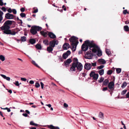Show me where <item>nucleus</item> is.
Wrapping results in <instances>:
<instances>
[{
  "instance_id": "1",
  "label": "nucleus",
  "mask_w": 129,
  "mask_h": 129,
  "mask_svg": "<svg viewBox=\"0 0 129 129\" xmlns=\"http://www.w3.org/2000/svg\"><path fill=\"white\" fill-rule=\"evenodd\" d=\"M69 40L71 43V44L72 46V49L74 51L76 50V47L79 43L78 38L73 36L69 39Z\"/></svg>"
},
{
  "instance_id": "2",
  "label": "nucleus",
  "mask_w": 129,
  "mask_h": 129,
  "mask_svg": "<svg viewBox=\"0 0 129 129\" xmlns=\"http://www.w3.org/2000/svg\"><path fill=\"white\" fill-rule=\"evenodd\" d=\"M77 68V70L79 71H81L82 69L83 66L80 63H73L72 67L70 68V71H75L76 68Z\"/></svg>"
},
{
  "instance_id": "3",
  "label": "nucleus",
  "mask_w": 129,
  "mask_h": 129,
  "mask_svg": "<svg viewBox=\"0 0 129 129\" xmlns=\"http://www.w3.org/2000/svg\"><path fill=\"white\" fill-rule=\"evenodd\" d=\"M0 29L4 34H8V20L5 22L3 25L0 27Z\"/></svg>"
},
{
  "instance_id": "4",
  "label": "nucleus",
  "mask_w": 129,
  "mask_h": 129,
  "mask_svg": "<svg viewBox=\"0 0 129 129\" xmlns=\"http://www.w3.org/2000/svg\"><path fill=\"white\" fill-rule=\"evenodd\" d=\"M41 27L36 26H32L30 30L31 33L33 35H36L37 33V31H40L42 29Z\"/></svg>"
},
{
  "instance_id": "5",
  "label": "nucleus",
  "mask_w": 129,
  "mask_h": 129,
  "mask_svg": "<svg viewBox=\"0 0 129 129\" xmlns=\"http://www.w3.org/2000/svg\"><path fill=\"white\" fill-rule=\"evenodd\" d=\"M85 43L87 45L88 47L90 48V49L92 47H97V45L94 44L93 41H89V40H87L85 41Z\"/></svg>"
},
{
  "instance_id": "6",
  "label": "nucleus",
  "mask_w": 129,
  "mask_h": 129,
  "mask_svg": "<svg viewBox=\"0 0 129 129\" xmlns=\"http://www.w3.org/2000/svg\"><path fill=\"white\" fill-rule=\"evenodd\" d=\"M91 77H92L93 79L94 80H97L99 77V75L98 74H96L93 71H92L89 74Z\"/></svg>"
},
{
  "instance_id": "7",
  "label": "nucleus",
  "mask_w": 129,
  "mask_h": 129,
  "mask_svg": "<svg viewBox=\"0 0 129 129\" xmlns=\"http://www.w3.org/2000/svg\"><path fill=\"white\" fill-rule=\"evenodd\" d=\"M57 40L55 39L50 41L49 42L50 46L54 48L55 47V45H57L58 44V43L57 42Z\"/></svg>"
},
{
  "instance_id": "8",
  "label": "nucleus",
  "mask_w": 129,
  "mask_h": 129,
  "mask_svg": "<svg viewBox=\"0 0 129 129\" xmlns=\"http://www.w3.org/2000/svg\"><path fill=\"white\" fill-rule=\"evenodd\" d=\"M71 53V52L70 51H67L66 52L64 53L63 54L62 56L63 58L64 59H66Z\"/></svg>"
},
{
  "instance_id": "9",
  "label": "nucleus",
  "mask_w": 129,
  "mask_h": 129,
  "mask_svg": "<svg viewBox=\"0 0 129 129\" xmlns=\"http://www.w3.org/2000/svg\"><path fill=\"white\" fill-rule=\"evenodd\" d=\"M91 66H92L90 63H86L84 65V68L85 69L88 70L90 69Z\"/></svg>"
},
{
  "instance_id": "10",
  "label": "nucleus",
  "mask_w": 129,
  "mask_h": 129,
  "mask_svg": "<svg viewBox=\"0 0 129 129\" xmlns=\"http://www.w3.org/2000/svg\"><path fill=\"white\" fill-rule=\"evenodd\" d=\"M114 83L112 81L110 82L108 84V88L111 90L114 89Z\"/></svg>"
},
{
  "instance_id": "11",
  "label": "nucleus",
  "mask_w": 129,
  "mask_h": 129,
  "mask_svg": "<svg viewBox=\"0 0 129 129\" xmlns=\"http://www.w3.org/2000/svg\"><path fill=\"white\" fill-rule=\"evenodd\" d=\"M93 56V55L91 53H88L85 54V58L87 59H91Z\"/></svg>"
},
{
  "instance_id": "12",
  "label": "nucleus",
  "mask_w": 129,
  "mask_h": 129,
  "mask_svg": "<svg viewBox=\"0 0 129 129\" xmlns=\"http://www.w3.org/2000/svg\"><path fill=\"white\" fill-rule=\"evenodd\" d=\"M88 48V46L85 44V43L82 44L81 47L83 51H86Z\"/></svg>"
},
{
  "instance_id": "13",
  "label": "nucleus",
  "mask_w": 129,
  "mask_h": 129,
  "mask_svg": "<svg viewBox=\"0 0 129 129\" xmlns=\"http://www.w3.org/2000/svg\"><path fill=\"white\" fill-rule=\"evenodd\" d=\"M72 62L71 59L70 58L67 59L64 62L65 66H69L70 63Z\"/></svg>"
},
{
  "instance_id": "14",
  "label": "nucleus",
  "mask_w": 129,
  "mask_h": 129,
  "mask_svg": "<svg viewBox=\"0 0 129 129\" xmlns=\"http://www.w3.org/2000/svg\"><path fill=\"white\" fill-rule=\"evenodd\" d=\"M70 45L68 43H65L63 46V48L64 50H67L69 48Z\"/></svg>"
},
{
  "instance_id": "15",
  "label": "nucleus",
  "mask_w": 129,
  "mask_h": 129,
  "mask_svg": "<svg viewBox=\"0 0 129 129\" xmlns=\"http://www.w3.org/2000/svg\"><path fill=\"white\" fill-rule=\"evenodd\" d=\"M49 36L52 39H54L56 37V36L52 32H49L48 34Z\"/></svg>"
},
{
  "instance_id": "16",
  "label": "nucleus",
  "mask_w": 129,
  "mask_h": 129,
  "mask_svg": "<svg viewBox=\"0 0 129 129\" xmlns=\"http://www.w3.org/2000/svg\"><path fill=\"white\" fill-rule=\"evenodd\" d=\"M97 47H96V48H97L98 50V56H101L102 55V53L101 50H100V48L97 46Z\"/></svg>"
},
{
  "instance_id": "17",
  "label": "nucleus",
  "mask_w": 129,
  "mask_h": 129,
  "mask_svg": "<svg viewBox=\"0 0 129 129\" xmlns=\"http://www.w3.org/2000/svg\"><path fill=\"white\" fill-rule=\"evenodd\" d=\"M53 48L50 46L47 47V50L48 51L49 53H52V52L53 51Z\"/></svg>"
},
{
  "instance_id": "18",
  "label": "nucleus",
  "mask_w": 129,
  "mask_h": 129,
  "mask_svg": "<svg viewBox=\"0 0 129 129\" xmlns=\"http://www.w3.org/2000/svg\"><path fill=\"white\" fill-rule=\"evenodd\" d=\"M99 62L101 64H104L106 63L105 60L103 59H98Z\"/></svg>"
},
{
  "instance_id": "19",
  "label": "nucleus",
  "mask_w": 129,
  "mask_h": 129,
  "mask_svg": "<svg viewBox=\"0 0 129 129\" xmlns=\"http://www.w3.org/2000/svg\"><path fill=\"white\" fill-rule=\"evenodd\" d=\"M10 27L9 26V34H11L12 35H14L16 34L15 32L14 31H11L10 29H9Z\"/></svg>"
},
{
  "instance_id": "20",
  "label": "nucleus",
  "mask_w": 129,
  "mask_h": 129,
  "mask_svg": "<svg viewBox=\"0 0 129 129\" xmlns=\"http://www.w3.org/2000/svg\"><path fill=\"white\" fill-rule=\"evenodd\" d=\"M40 33L44 37H46L47 35V33L44 31H41L40 32Z\"/></svg>"
},
{
  "instance_id": "21",
  "label": "nucleus",
  "mask_w": 129,
  "mask_h": 129,
  "mask_svg": "<svg viewBox=\"0 0 129 129\" xmlns=\"http://www.w3.org/2000/svg\"><path fill=\"white\" fill-rule=\"evenodd\" d=\"M109 82V80L108 79H105L103 81V85H105V86L107 85Z\"/></svg>"
},
{
  "instance_id": "22",
  "label": "nucleus",
  "mask_w": 129,
  "mask_h": 129,
  "mask_svg": "<svg viewBox=\"0 0 129 129\" xmlns=\"http://www.w3.org/2000/svg\"><path fill=\"white\" fill-rule=\"evenodd\" d=\"M99 116L101 119H104V114L101 112H100L99 113Z\"/></svg>"
},
{
  "instance_id": "23",
  "label": "nucleus",
  "mask_w": 129,
  "mask_h": 129,
  "mask_svg": "<svg viewBox=\"0 0 129 129\" xmlns=\"http://www.w3.org/2000/svg\"><path fill=\"white\" fill-rule=\"evenodd\" d=\"M29 42L31 44H34L36 42V40L34 39H30Z\"/></svg>"
},
{
  "instance_id": "24",
  "label": "nucleus",
  "mask_w": 129,
  "mask_h": 129,
  "mask_svg": "<svg viewBox=\"0 0 129 129\" xmlns=\"http://www.w3.org/2000/svg\"><path fill=\"white\" fill-rule=\"evenodd\" d=\"M104 70L103 69H101L99 71L98 73L99 74L102 75L104 74Z\"/></svg>"
},
{
  "instance_id": "25",
  "label": "nucleus",
  "mask_w": 129,
  "mask_h": 129,
  "mask_svg": "<svg viewBox=\"0 0 129 129\" xmlns=\"http://www.w3.org/2000/svg\"><path fill=\"white\" fill-rule=\"evenodd\" d=\"M124 31H127L129 30V28L127 25H125L124 26Z\"/></svg>"
},
{
  "instance_id": "26",
  "label": "nucleus",
  "mask_w": 129,
  "mask_h": 129,
  "mask_svg": "<svg viewBox=\"0 0 129 129\" xmlns=\"http://www.w3.org/2000/svg\"><path fill=\"white\" fill-rule=\"evenodd\" d=\"M36 47L38 49H41L42 47L40 44H37L36 45Z\"/></svg>"
},
{
  "instance_id": "27",
  "label": "nucleus",
  "mask_w": 129,
  "mask_h": 129,
  "mask_svg": "<svg viewBox=\"0 0 129 129\" xmlns=\"http://www.w3.org/2000/svg\"><path fill=\"white\" fill-rule=\"evenodd\" d=\"M106 51L107 54L109 56L110 55L111 52L109 49H106Z\"/></svg>"
},
{
  "instance_id": "28",
  "label": "nucleus",
  "mask_w": 129,
  "mask_h": 129,
  "mask_svg": "<svg viewBox=\"0 0 129 129\" xmlns=\"http://www.w3.org/2000/svg\"><path fill=\"white\" fill-rule=\"evenodd\" d=\"M14 17V16L13 14H11L9 13V19H13Z\"/></svg>"
},
{
  "instance_id": "29",
  "label": "nucleus",
  "mask_w": 129,
  "mask_h": 129,
  "mask_svg": "<svg viewBox=\"0 0 129 129\" xmlns=\"http://www.w3.org/2000/svg\"><path fill=\"white\" fill-rule=\"evenodd\" d=\"M3 14V12L1 11H0V23L1 22L2 20L3 19L2 16Z\"/></svg>"
},
{
  "instance_id": "30",
  "label": "nucleus",
  "mask_w": 129,
  "mask_h": 129,
  "mask_svg": "<svg viewBox=\"0 0 129 129\" xmlns=\"http://www.w3.org/2000/svg\"><path fill=\"white\" fill-rule=\"evenodd\" d=\"M127 83L126 82H124L122 84L121 87L122 88H123L125 87L127 85Z\"/></svg>"
},
{
  "instance_id": "31",
  "label": "nucleus",
  "mask_w": 129,
  "mask_h": 129,
  "mask_svg": "<svg viewBox=\"0 0 129 129\" xmlns=\"http://www.w3.org/2000/svg\"><path fill=\"white\" fill-rule=\"evenodd\" d=\"M93 48L92 49V51L94 52H96L98 51L97 48L95 47H92Z\"/></svg>"
},
{
  "instance_id": "32",
  "label": "nucleus",
  "mask_w": 129,
  "mask_h": 129,
  "mask_svg": "<svg viewBox=\"0 0 129 129\" xmlns=\"http://www.w3.org/2000/svg\"><path fill=\"white\" fill-rule=\"evenodd\" d=\"M30 125L35 126H38V124L36 123H35L33 121H31L30 123Z\"/></svg>"
},
{
  "instance_id": "33",
  "label": "nucleus",
  "mask_w": 129,
  "mask_h": 129,
  "mask_svg": "<svg viewBox=\"0 0 129 129\" xmlns=\"http://www.w3.org/2000/svg\"><path fill=\"white\" fill-rule=\"evenodd\" d=\"M121 68H117L116 69V73L117 74L120 73L121 72Z\"/></svg>"
},
{
  "instance_id": "34",
  "label": "nucleus",
  "mask_w": 129,
  "mask_h": 129,
  "mask_svg": "<svg viewBox=\"0 0 129 129\" xmlns=\"http://www.w3.org/2000/svg\"><path fill=\"white\" fill-rule=\"evenodd\" d=\"M0 75L4 79L8 80V77H7L5 75L2 74H0Z\"/></svg>"
},
{
  "instance_id": "35",
  "label": "nucleus",
  "mask_w": 129,
  "mask_h": 129,
  "mask_svg": "<svg viewBox=\"0 0 129 129\" xmlns=\"http://www.w3.org/2000/svg\"><path fill=\"white\" fill-rule=\"evenodd\" d=\"M0 59L2 61H4L5 60V57L2 55H0Z\"/></svg>"
},
{
  "instance_id": "36",
  "label": "nucleus",
  "mask_w": 129,
  "mask_h": 129,
  "mask_svg": "<svg viewBox=\"0 0 129 129\" xmlns=\"http://www.w3.org/2000/svg\"><path fill=\"white\" fill-rule=\"evenodd\" d=\"M43 43L46 45H48V41L47 40H44L43 41Z\"/></svg>"
},
{
  "instance_id": "37",
  "label": "nucleus",
  "mask_w": 129,
  "mask_h": 129,
  "mask_svg": "<svg viewBox=\"0 0 129 129\" xmlns=\"http://www.w3.org/2000/svg\"><path fill=\"white\" fill-rule=\"evenodd\" d=\"M104 78L103 77H101L100 78V80H99L98 81L99 83H101L104 81Z\"/></svg>"
},
{
  "instance_id": "38",
  "label": "nucleus",
  "mask_w": 129,
  "mask_h": 129,
  "mask_svg": "<svg viewBox=\"0 0 129 129\" xmlns=\"http://www.w3.org/2000/svg\"><path fill=\"white\" fill-rule=\"evenodd\" d=\"M26 37L25 36H23L21 37V40L22 42H24L26 41Z\"/></svg>"
},
{
  "instance_id": "39",
  "label": "nucleus",
  "mask_w": 129,
  "mask_h": 129,
  "mask_svg": "<svg viewBox=\"0 0 129 129\" xmlns=\"http://www.w3.org/2000/svg\"><path fill=\"white\" fill-rule=\"evenodd\" d=\"M32 63L33 64L36 66L38 68L39 67L37 64L34 61L32 60Z\"/></svg>"
},
{
  "instance_id": "40",
  "label": "nucleus",
  "mask_w": 129,
  "mask_h": 129,
  "mask_svg": "<svg viewBox=\"0 0 129 129\" xmlns=\"http://www.w3.org/2000/svg\"><path fill=\"white\" fill-rule=\"evenodd\" d=\"M48 127L49 128L51 129H54L55 127V126H53L52 125H48Z\"/></svg>"
},
{
  "instance_id": "41",
  "label": "nucleus",
  "mask_w": 129,
  "mask_h": 129,
  "mask_svg": "<svg viewBox=\"0 0 129 129\" xmlns=\"http://www.w3.org/2000/svg\"><path fill=\"white\" fill-rule=\"evenodd\" d=\"M104 66L102 65L98 67L97 68L98 70L101 69L103 68L104 67Z\"/></svg>"
},
{
  "instance_id": "42",
  "label": "nucleus",
  "mask_w": 129,
  "mask_h": 129,
  "mask_svg": "<svg viewBox=\"0 0 129 129\" xmlns=\"http://www.w3.org/2000/svg\"><path fill=\"white\" fill-rule=\"evenodd\" d=\"M20 16L22 17H25L26 15L24 13H21L20 14Z\"/></svg>"
},
{
  "instance_id": "43",
  "label": "nucleus",
  "mask_w": 129,
  "mask_h": 129,
  "mask_svg": "<svg viewBox=\"0 0 129 129\" xmlns=\"http://www.w3.org/2000/svg\"><path fill=\"white\" fill-rule=\"evenodd\" d=\"M13 23H15V22L12 20H9V25L12 24Z\"/></svg>"
},
{
  "instance_id": "44",
  "label": "nucleus",
  "mask_w": 129,
  "mask_h": 129,
  "mask_svg": "<svg viewBox=\"0 0 129 129\" xmlns=\"http://www.w3.org/2000/svg\"><path fill=\"white\" fill-rule=\"evenodd\" d=\"M73 60L74 62L73 63H79V62H78V60L77 58H74Z\"/></svg>"
},
{
  "instance_id": "45",
  "label": "nucleus",
  "mask_w": 129,
  "mask_h": 129,
  "mask_svg": "<svg viewBox=\"0 0 129 129\" xmlns=\"http://www.w3.org/2000/svg\"><path fill=\"white\" fill-rule=\"evenodd\" d=\"M112 73V71L111 70H108L107 72V74L108 75H111V74Z\"/></svg>"
},
{
  "instance_id": "46",
  "label": "nucleus",
  "mask_w": 129,
  "mask_h": 129,
  "mask_svg": "<svg viewBox=\"0 0 129 129\" xmlns=\"http://www.w3.org/2000/svg\"><path fill=\"white\" fill-rule=\"evenodd\" d=\"M127 92V90L126 89H125L123 90L122 92L121 93V94L122 95H123L125 94L126 92Z\"/></svg>"
},
{
  "instance_id": "47",
  "label": "nucleus",
  "mask_w": 129,
  "mask_h": 129,
  "mask_svg": "<svg viewBox=\"0 0 129 129\" xmlns=\"http://www.w3.org/2000/svg\"><path fill=\"white\" fill-rule=\"evenodd\" d=\"M14 84L17 86H18L19 85V82L18 81H15V83L14 82Z\"/></svg>"
},
{
  "instance_id": "48",
  "label": "nucleus",
  "mask_w": 129,
  "mask_h": 129,
  "mask_svg": "<svg viewBox=\"0 0 129 129\" xmlns=\"http://www.w3.org/2000/svg\"><path fill=\"white\" fill-rule=\"evenodd\" d=\"M35 86L36 88H38L40 86L39 84L38 83H36L35 84Z\"/></svg>"
},
{
  "instance_id": "49",
  "label": "nucleus",
  "mask_w": 129,
  "mask_h": 129,
  "mask_svg": "<svg viewBox=\"0 0 129 129\" xmlns=\"http://www.w3.org/2000/svg\"><path fill=\"white\" fill-rule=\"evenodd\" d=\"M12 12L14 14H16L17 13V11L15 9H12Z\"/></svg>"
},
{
  "instance_id": "50",
  "label": "nucleus",
  "mask_w": 129,
  "mask_h": 129,
  "mask_svg": "<svg viewBox=\"0 0 129 129\" xmlns=\"http://www.w3.org/2000/svg\"><path fill=\"white\" fill-rule=\"evenodd\" d=\"M21 81H26V79L24 78H21Z\"/></svg>"
},
{
  "instance_id": "51",
  "label": "nucleus",
  "mask_w": 129,
  "mask_h": 129,
  "mask_svg": "<svg viewBox=\"0 0 129 129\" xmlns=\"http://www.w3.org/2000/svg\"><path fill=\"white\" fill-rule=\"evenodd\" d=\"M4 4L2 0H0V6H2L4 5Z\"/></svg>"
},
{
  "instance_id": "52",
  "label": "nucleus",
  "mask_w": 129,
  "mask_h": 129,
  "mask_svg": "<svg viewBox=\"0 0 129 129\" xmlns=\"http://www.w3.org/2000/svg\"><path fill=\"white\" fill-rule=\"evenodd\" d=\"M123 13L124 14H126L127 12L126 10H124L123 11Z\"/></svg>"
},
{
  "instance_id": "53",
  "label": "nucleus",
  "mask_w": 129,
  "mask_h": 129,
  "mask_svg": "<svg viewBox=\"0 0 129 129\" xmlns=\"http://www.w3.org/2000/svg\"><path fill=\"white\" fill-rule=\"evenodd\" d=\"M2 9L4 12H6V9L5 7H2Z\"/></svg>"
},
{
  "instance_id": "54",
  "label": "nucleus",
  "mask_w": 129,
  "mask_h": 129,
  "mask_svg": "<svg viewBox=\"0 0 129 129\" xmlns=\"http://www.w3.org/2000/svg\"><path fill=\"white\" fill-rule=\"evenodd\" d=\"M40 84H41V88L42 89H43V88H44V84L42 82H40Z\"/></svg>"
},
{
  "instance_id": "55",
  "label": "nucleus",
  "mask_w": 129,
  "mask_h": 129,
  "mask_svg": "<svg viewBox=\"0 0 129 129\" xmlns=\"http://www.w3.org/2000/svg\"><path fill=\"white\" fill-rule=\"evenodd\" d=\"M91 64L93 66L95 67L96 66V62L94 63H92Z\"/></svg>"
},
{
  "instance_id": "56",
  "label": "nucleus",
  "mask_w": 129,
  "mask_h": 129,
  "mask_svg": "<svg viewBox=\"0 0 129 129\" xmlns=\"http://www.w3.org/2000/svg\"><path fill=\"white\" fill-rule=\"evenodd\" d=\"M126 98H129V92H128L126 95Z\"/></svg>"
},
{
  "instance_id": "57",
  "label": "nucleus",
  "mask_w": 129,
  "mask_h": 129,
  "mask_svg": "<svg viewBox=\"0 0 129 129\" xmlns=\"http://www.w3.org/2000/svg\"><path fill=\"white\" fill-rule=\"evenodd\" d=\"M25 10V9L23 8H22L20 9V11L21 12H24V11Z\"/></svg>"
},
{
  "instance_id": "58",
  "label": "nucleus",
  "mask_w": 129,
  "mask_h": 129,
  "mask_svg": "<svg viewBox=\"0 0 129 129\" xmlns=\"http://www.w3.org/2000/svg\"><path fill=\"white\" fill-rule=\"evenodd\" d=\"M12 12V10L10 8H9V13H11Z\"/></svg>"
},
{
  "instance_id": "59",
  "label": "nucleus",
  "mask_w": 129,
  "mask_h": 129,
  "mask_svg": "<svg viewBox=\"0 0 129 129\" xmlns=\"http://www.w3.org/2000/svg\"><path fill=\"white\" fill-rule=\"evenodd\" d=\"M108 89V88L107 87H104L103 89V90L104 91H105L106 90Z\"/></svg>"
},
{
  "instance_id": "60",
  "label": "nucleus",
  "mask_w": 129,
  "mask_h": 129,
  "mask_svg": "<svg viewBox=\"0 0 129 129\" xmlns=\"http://www.w3.org/2000/svg\"><path fill=\"white\" fill-rule=\"evenodd\" d=\"M64 106L66 107H68V105L66 103L63 104Z\"/></svg>"
},
{
  "instance_id": "61",
  "label": "nucleus",
  "mask_w": 129,
  "mask_h": 129,
  "mask_svg": "<svg viewBox=\"0 0 129 129\" xmlns=\"http://www.w3.org/2000/svg\"><path fill=\"white\" fill-rule=\"evenodd\" d=\"M22 115L25 117H27L28 116L27 114L26 113H23L22 114Z\"/></svg>"
},
{
  "instance_id": "62",
  "label": "nucleus",
  "mask_w": 129,
  "mask_h": 129,
  "mask_svg": "<svg viewBox=\"0 0 129 129\" xmlns=\"http://www.w3.org/2000/svg\"><path fill=\"white\" fill-rule=\"evenodd\" d=\"M38 11V9H36L33 12L34 13H36Z\"/></svg>"
},
{
  "instance_id": "63",
  "label": "nucleus",
  "mask_w": 129,
  "mask_h": 129,
  "mask_svg": "<svg viewBox=\"0 0 129 129\" xmlns=\"http://www.w3.org/2000/svg\"><path fill=\"white\" fill-rule=\"evenodd\" d=\"M29 83L30 84H33L34 83V82L33 80H30L29 81Z\"/></svg>"
},
{
  "instance_id": "64",
  "label": "nucleus",
  "mask_w": 129,
  "mask_h": 129,
  "mask_svg": "<svg viewBox=\"0 0 129 129\" xmlns=\"http://www.w3.org/2000/svg\"><path fill=\"white\" fill-rule=\"evenodd\" d=\"M1 108L2 109H4V110H7V111L8 112V108L7 107H6L5 108H3L1 107Z\"/></svg>"
}]
</instances>
